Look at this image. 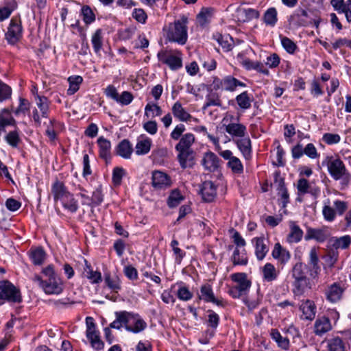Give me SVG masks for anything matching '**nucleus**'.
<instances>
[{"label": "nucleus", "instance_id": "5fc2aeb1", "mask_svg": "<svg viewBox=\"0 0 351 351\" xmlns=\"http://www.w3.org/2000/svg\"><path fill=\"white\" fill-rule=\"evenodd\" d=\"M36 104L41 112L43 117H47L49 112V100L46 97L36 96Z\"/></svg>", "mask_w": 351, "mask_h": 351}, {"label": "nucleus", "instance_id": "20e7f679", "mask_svg": "<svg viewBox=\"0 0 351 351\" xmlns=\"http://www.w3.org/2000/svg\"><path fill=\"white\" fill-rule=\"evenodd\" d=\"M51 193L55 202H60L62 207L71 213H75L79 208L77 199L70 193L64 184L56 180L51 186Z\"/></svg>", "mask_w": 351, "mask_h": 351}, {"label": "nucleus", "instance_id": "2eb2a0df", "mask_svg": "<svg viewBox=\"0 0 351 351\" xmlns=\"http://www.w3.org/2000/svg\"><path fill=\"white\" fill-rule=\"evenodd\" d=\"M22 36V26L20 16H14L11 21L5 34V38L10 45L16 44Z\"/></svg>", "mask_w": 351, "mask_h": 351}, {"label": "nucleus", "instance_id": "f257e3e1", "mask_svg": "<svg viewBox=\"0 0 351 351\" xmlns=\"http://www.w3.org/2000/svg\"><path fill=\"white\" fill-rule=\"evenodd\" d=\"M115 319L110 324V327L117 330L124 328L128 332L138 334L145 330L147 324L138 314L125 311H117Z\"/></svg>", "mask_w": 351, "mask_h": 351}, {"label": "nucleus", "instance_id": "a19ab883", "mask_svg": "<svg viewBox=\"0 0 351 351\" xmlns=\"http://www.w3.org/2000/svg\"><path fill=\"white\" fill-rule=\"evenodd\" d=\"M263 21L266 26L274 27L278 22V12L276 8L271 7L264 12Z\"/></svg>", "mask_w": 351, "mask_h": 351}, {"label": "nucleus", "instance_id": "4be33fe9", "mask_svg": "<svg viewBox=\"0 0 351 351\" xmlns=\"http://www.w3.org/2000/svg\"><path fill=\"white\" fill-rule=\"evenodd\" d=\"M217 186L212 181L204 182L200 187V195L204 202H212L217 197Z\"/></svg>", "mask_w": 351, "mask_h": 351}, {"label": "nucleus", "instance_id": "49530a36", "mask_svg": "<svg viewBox=\"0 0 351 351\" xmlns=\"http://www.w3.org/2000/svg\"><path fill=\"white\" fill-rule=\"evenodd\" d=\"M291 276L293 280L308 278L306 276V265L301 262L296 263L291 271Z\"/></svg>", "mask_w": 351, "mask_h": 351}, {"label": "nucleus", "instance_id": "7c9ffc66", "mask_svg": "<svg viewBox=\"0 0 351 351\" xmlns=\"http://www.w3.org/2000/svg\"><path fill=\"white\" fill-rule=\"evenodd\" d=\"M238 87L245 88L246 84L231 75L223 77V90L234 92Z\"/></svg>", "mask_w": 351, "mask_h": 351}, {"label": "nucleus", "instance_id": "de8ad7c7", "mask_svg": "<svg viewBox=\"0 0 351 351\" xmlns=\"http://www.w3.org/2000/svg\"><path fill=\"white\" fill-rule=\"evenodd\" d=\"M91 43L95 53L100 56L103 47V33L101 29H97L93 34Z\"/></svg>", "mask_w": 351, "mask_h": 351}, {"label": "nucleus", "instance_id": "f8f14e48", "mask_svg": "<svg viewBox=\"0 0 351 351\" xmlns=\"http://www.w3.org/2000/svg\"><path fill=\"white\" fill-rule=\"evenodd\" d=\"M106 96L121 106H128L134 100V96L132 93L125 90L121 94L118 93V90L113 85H108L104 90Z\"/></svg>", "mask_w": 351, "mask_h": 351}, {"label": "nucleus", "instance_id": "b1692460", "mask_svg": "<svg viewBox=\"0 0 351 351\" xmlns=\"http://www.w3.org/2000/svg\"><path fill=\"white\" fill-rule=\"evenodd\" d=\"M330 5L338 14H344L348 23H351V0H330Z\"/></svg>", "mask_w": 351, "mask_h": 351}, {"label": "nucleus", "instance_id": "e2e57ef3", "mask_svg": "<svg viewBox=\"0 0 351 351\" xmlns=\"http://www.w3.org/2000/svg\"><path fill=\"white\" fill-rule=\"evenodd\" d=\"M221 101L219 96L215 93H211L206 95L203 109L204 110L210 106H221Z\"/></svg>", "mask_w": 351, "mask_h": 351}, {"label": "nucleus", "instance_id": "4d7b16f0", "mask_svg": "<svg viewBox=\"0 0 351 351\" xmlns=\"http://www.w3.org/2000/svg\"><path fill=\"white\" fill-rule=\"evenodd\" d=\"M328 348L329 351L346 350L345 343L339 337H333L328 341Z\"/></svg>", "mask_w": 351, "mask_h": 351}, {"label": "nucleus", "instance_id": "79ce46f5", "mask_svg": "<svg viewBox=\"0 0 351 351\" xmlns=\"http://www.w3.org/2000/svg\"><path fill=\"white\" fill-rule=\"evenodd\" d=\"M243 66L247 70H255L257 72L265 75H269V71L265 67L263 64L258 61H252L250 59H246L243 62Z\"/></svg>", "mask_w": 351, "mask_h": 351}, {"label": "nucleus", "instance_id": "dca6fc26", "mask_svg": "<svg viewBox=\"0 0 351 351\" xmlns=\"http://www.w3.org/2000/svg\"><path fill=\"white\" fill-rule=\"evenodd\" d=\"M289 24L295 27H306L311 24L306 10L304 9L295 10L288 18Z\"/></svg>", "mask_w": 351, "mask_h": 351}, {"label": "nucleus", "instance_id": "ea45409f", "mask_svg": "<svg viewBox=\"0 0 351 351\" xmlns=\"http://www.w3.org/2000/svg\"><path fill=\"white\" fill-rule=\"evenodd\" d=\"M116 152L117 155L125 159H129L132 154L133 148L130 141L127 139H124L118 144L116 147Z\"/></svg>", "mask_w": 351, "mask_h": 351}, {"label": "nucleus", "instance_id": "c85d7f7f", "mask_svg": "<svg viewBox=\"0 0 351 351\" xmlns=\"http://www.w3.org/2000/svg\"><path fill=\"white\" fill-rule=\"evenodd\" d=\"M171 112L174 117L181 122L187 123L192 118V115L187 112L182 104L178 101L172 106Z\"/></svg>", "mask_w": 351, "mask_h": 351}, {"label": "nucleus", "instance_id": "58836bf2", "mask_svg": "<svg viewBox=\"0 0 351 351\" xmlns=\"http://www.w3.org/2000/svg\"><path fill=\"white\" fill-rule=\"evenodd\" d=\"M105 285L111 290V292L117 293L121 289V280L117 276L105 274Z\"/></svg>", "mask_w": 351, "mask_h": 351}, {"label": "nucleus", "instance_id": "39448f33", "mask_svg": "<svg viewBox=\"0 0 351 351\" xmlns=\"http://www.w3.org/2000/svg\"><path fill=\"white\" fill-rule=\"evenodd\" d=\"M195 141V137L192 133H186L179 140L175 149L178 152V159L183 169L191 166L194 158V152L192 145Z\"/></svg>", "mask_w": 351, "mask_h": 351}, {"label": "nucleus", "instance_id": "473e14b6", "mask_svg": "<svg viewBox=\"0 0 351 351\" xmlns=\"http://www.w3.org/2000/svg\"><path fill=\"white\" fill-rule=\"evenodd\" d=\"M329 243L332 247L336 250H346L351 245V236L347 234L340 237H332Z\"/></svg>", "mask_w": 351, "mask_h": 351}, {"label": "nucleus", "instance_id": "338daca9", "mask_svg": "<svg viewBox=\"0 0 351 351\" xmlns=\"http://www.w3.org/2000/svg\"><path fill=\"white\" fill-rule=\"evenodd\" d=\"M278 194L280 196L282 200V206L285 207L289 203V195L282 180H281L279 182L278 187Z\"/></svg>", "mask_w": 351, "mask_h": 351}, {"label": "nucleus", "instance_id": "680f3d73", "mask_svg": "<svg viewBox=\"0 0 351 351\" xmlns=\"http://www.w3.org/2000/svg\"><path fill=\"white\" fill-rule=\"evenodd\" d=\"M81 15L83 21L86 25H90L95 21V15L91 8L88 5H84L81 9Z\"/></svg>", "mask_w": 351, "mask_h": 351}, {"label": "nucleus", "instance_id": "5701e85b", "mask_svg": "<svg viewBox=\"0 0 351 351\" xmlns=\"http://www.w3.org/2000/svg\"><path fill=\"white\" fill-rule=\"evenodd\" d=\"M297 190L299 195L309 193L315 197H317L320 194L319 188L313 185L305 178H300L298 180Z\"/></svg>", "mask_w": 351, "mask_h": 351}, {"label": "nucleus", "instance_id": "9b49d317", "mask_svg": "<svg viewBox=\"0 0 351 351\" xmlns=\"http://www.w3.org/2000/svg\"><path fill=\"white\" fill-rule=\"evenodd\" d=\"M333 206L335 208L329 204H325L322 208V215L325 221L332 222L335 220L337 215L340 216L346 212L348 208V204L346 202L337 199L334 201Z\"/></svg>", "mask_w": 351, "mask_h": 351}, {"label": "nucleus", "instance_id": "8fccbe9b", "mask_svg": "<svg viewBox=\"0 0 351 351\" xmlns=\"http://www.w3.org/2000/svg\"><path fill=\"white\" fill-rule=\"evenodd\" d=\"M178 286V289L176 292L178 298L181 301L187 302L192 299L193 293L189 290V287H186L182 282H178L176 284Z\"/></svg>", "mask_w": 351, "mask_h": 351}, {"label": "nucleus", "instance_id": "a211bd4d", "mask_svg": "<svg viewBox=\"0 0 351 351\" xmlns=\"http://www.w3.org/2000/svg\"><path fill=\"white\" fill-rule=\"evenodd\" d=\"M172 184L171 177L161 171H154L152 176V185L156 190H165Z\"/></svg>", "mask_w": 351, "mask_h": 351}, {"label": "nucleus", "instance_id": "6e6552de", "mask_svg": "<svg viewBox=\"0 0 351 351\" xmlns=\"http://www.w3.org/2000/svg\"><path fill=\"white\" fill-rule=\"evenodd\" d=\"M240 117H235L231 114H226L222 119V125L226 132L229 134L233 139L234 138L244 137L247 135L246 126L239 123Z\"/></svg>", "mask_w": 351, "mask_h": 351}, {"label": "nucleus", "instance_id": "0e129e2a", "mask_svg": "<svg viewBox=\"0 0 351 351\" xmlns=\"http://www.w3.org/2000/svg\"><path fill=\"white\" fill-rule=\"evenodd\" d=\"M280 38L281 45L285 51L290 54L294 53L297 49L296 44L288 37L280 36Z\"/></svg>", "mask_w": 351, "mask_h": 351}, {"label": "nucleus", "instance_id": "864d4df0", "mask_svg": "<svg viewBox=\"0 0 351 351\" xmlns=\"http://www.w3.org/2000/svg\"><path fill=\"white\" fill-rule=\"evenodd\" d=\"M232 261L234 265H245L247 263V258L245 250L241 252L237 247L234 250Z\"/></svg>", "mask_w": 351, "mask_h": 351}, {"label": "nucleus", "instance_id": "4c0bfd02", "mask_svg": "<svg viewBox=\"0 0 351 351\" xmlns=\"http://www.w3.org/2000/svg\"><path fill=\"white\" fill-rule=\"evenodd\" d=\"M29 257L35 265H42L46 258V253L43 247H32L28 252Z\"/></svg>", "mask_w": 351, "mask_h": 351}, {"label": "nucleus", "instance_id": "4468645a", "mask_svg": "<svg viewBox=\"0 0 351 351\" xmlns=\"http://www.w3.org/2000/svg\"><path fill=\"white\" fill-rule=\"evenodd\" d=\"M198 298L204 302L213 303L219 307H225L227 304L223 298L215 296L212 286L207 283L201 286Z\"/></svg>", "mask_w": 351, "mask_h": 351}, {"label": "nucleus", "instance_id": "774afa93", "mask_svg": "<svg viewBox=\"0 0 351 351\" xmlns=\"http://www.w3.org/2000/svg\"><path fill=\"white\" fill-rule=\"evenodd\" d=\"M208 326L213 329H216L219 324V315L213 310H208Z\"/></svg>", "mask_w": 351, "mask_h": 351}, {"label": "nucleus", "instance_id": "9d476101", "mask_svg": "<svg viewBox=\"0 0 351 351\" xmlns=\"http://www.w3.org/2000/svg\"><path fill=\"white\" fill-rule=\"evenodd\" d=\"M0 300L9 302L21 301V291L8 280L0 281Z\"/></svg>", "mask_w": 351, "mask_h": 351}, {"label": "nucleus", "instance_id": "0eeeda50", "mask_svg": "<svg viewBox=\"0 0 351 351\" xmlns=\"http://www.w3.org/2000/svg\"><path fill=\"white\" fill-rule=\"evenodd\" d=\"M327 167L330 176L335 180H339L343 188L351 184V174L344 163L339 158H327Z\"/></svg>", "mask_w": 351, "mask_h": 351}, {"label": "nucleus", "instance_id": "bf43d9fd", "mask_svg": "<svg viewBox=\"0 0 351 351\" xmlns=\"http://www.w3.org/2000/svg\"><path fill=\"white\" fill-rule=\"evenodd\" d=\"M211 15V9L202 8L197 16V21L201 26H204L210 22Z\"/></svg>", "mask_w": 351, "mask_h": 351}, {"label": "nucleus", "instance_id": "a878e982", "mask_svg": "<svg viewBox=\"0 0 351 351\" xmlns=\"http://www.w3.org/2000/svg\"><path fill=\"white\" fill-rule=\"evenodd\" d=\"M99 146V157L104 160L106 163H108L111 160V143L109 140L104 136H100L97 141Z\"/></svg>", "mask_w": 351, "mask_h": 351}, {"label": "nucleus", "instance_id": "13d9d810", "mask_svg": "<svg viewBox=\"0 0 351 351\" xmlns=\"http://www.w3.org/2000/svg\"><path fill=\"white\" fill-rule=\"evenodd\" d=\"M184 199L183 195L178 189L173 190L167 199V204L170 208H174L178 206Z\"/></svg>", "mask_w": 351, "mask_h": 351}, {"label": "nucleus", "instance_id": "cd10ccee", "mask_svg": "<svg viewBox=\"0 0 351 351\" xmlns=\"http://www.w3.org/2000/svg\"><path fill=\"white\" fill-rule=\"evenodd\" d=\"M289 226L290 231L287 237V241L289 243H299L303 237L304 232L302 230L296 223V222L293 221H290Z\"/></svg>", "mask_w": 351, "mask_h": 351}, {"label": "nucleus", "instance_id": "f704fd0d", "mask_svg": "<svg viewBox=\"0 0 351 351\" xmlns=\"http://www.w3.org/2000/svg\"><path fill=\"white\" fill-rule=\"evenodd\" d=\"M84 267L83 275L90 280L91 284H99L102 281L101 274L97 271H93L90 265L86 260H84Z\"/></svg>", "mask_w": 351, "mask_h": 351}, {"label": "nucleus", "instance_id": "6ab92c4d", "mask_svg": "<svg viewBox=\"0 0 351 351\" xmlns=\"http://www.w3.org/2000/svg\"><path fill=\"white\" fill-rule=\"evenodd\" d=\"M299 310L302 313L300 319L304 321H313L317 313V306L315 302L311 300L302 301Z\"/></svg>", "mask_w": 351, "mask_h": 351}, {"label": "nucleus", "instance_id": "393cba45", "mask_svg": "<svg viewBox=\"0 0 351 351\" xmlns=\"http://www.w3.org/2000/svg\"><path fill=\"white\" fill-rule=\"evenodd\" d=\"M343 291L344 289L339 283L334 282L326 289V298L330 302L335 303L341 300Z\"/></svg>", "mask_w": 351, "mask_h": 351}, {"label": "nucleus", "instance_id": "1a4fd4ad", "mask_svg": "<svg viewBox=\"0 0 351 351\" xmlns=\"http://www.w3.org/2000/svg\"><path fill=\"white\" fill-rule=\"evenodd\" d=\"M230 278L233 282L237 283L228 291L231 297L237 299L248 293L252 282L247 278L245 273H234L231 275Z\"/></svg>", "mask_w": 351, "mask_h": 351}, {"label": "nucleus", "instance_id": "37998d69", "mask_svg": "<svg viewBox=\"0 0 351 351\" xmlns=\"http://www.w3.org/2000/svg\"><path fill=\"white\" fill-rule=\"evenodd\" d=\"M271 339L277 343L278 346L284 350H288L290 347L289 339L281 335L277 329H272L270 333Z\"/></svg>", "mask_w": 351, "mask_h": 351}, {"label": "nucleus", "instance_id": "69168bd1", "mask_svg": "<svg viewBox=\"0 0 351 351\" xmlns=\"http://www.w3.org/2000/svg\"><path fill=\"white\" fill-rule=\"evenodd\" d=\"M215 39L225 51H229L232 49V44L229 41L228 35L223 36L220 34L214 35Z\"/></svg>", "mask_w": 351, "mask_h": 351}, {"label": "nucleus", "instance_id": "7ed1b4c3", "mask_svg": "<svg viewBox=\"0 0 351 351\" xmlns=\"http://www.w3.org/2000/svg\"><path fill=\"white\" fill-rule=\"evenodd\" d=\"M188 19L182 16L180 19L176 20L173 23L163 27L164 36L169 42L184 45L188 38Z\"/></svg>", "mask_w": 351, "mask_h": 351}, {"label": "nucleus", "instance_id": "c03bdc74", "mask_svg": "<svg viewBox=\"0 0 351 351\" xmlns=\"http://www.w3.org/2000/svg\"><path fill=\"white\" fill-rule=\"evenodd\" d=\"M235 101L240 109L245 110L251 108L252 99L247 91H243L237 95Z\"/></svg>", "mask_w": 351, "mask_h": 351}, {"label": "nucleus", "instance_id": "f03ea898", "mask_svg": "<svg viewBox=\"0 0 351 351\" xmlns=\"http://www.w3.org/2000/svg\"><path fill=\"white\" fill-rule=\"evenodd\" d=\"M34 280L38 282L40 288L47 295H59L64 290L63 280L51 264L43 267L41 276H36Z\"/></svg>", "mask_w": 351, "mask_h": 351}, {"label": "nucleus", "instance_id": "ddd939ff", "mask_svg": "<svg viewBox=\"0 0 351 351\" xmlns=\"http://www.w3.org/2000/svg\"><path fill=\"white\" fill-rule=\"evenodd\" d=\"M157 57L160 62L168 65L173 71H176L182 66V59L179 51L171 53L167 51H160L158 53Z\"/></svg>", "mask_w": 351, "mask_h": 351}, {"label": "nucleus", "instance_id": "09e8293b", "mask_svg": "<svg viewBox=\"0 0 351 351\" xmlns=\"http://www.w3.org/2000/svg\"><path fill=\"white\" fill-rule=\"evenodd\" d=\"M86 337L90 341L91 346L93 349L97 350H103L104 348V343L101 339L99 336V332L98 330H95L93 332H90V334L86 333Z\"/></svg>", "mask_w": 351, "mask_h": 351}, {"label": "nucleus", "instance_id": "72a5a7b5", "mask_svg": "<svg viewBox=\"0 0 351 351\" xmlns=\"http://www.w3.org/2000/svg\"><path fill=\"white\" fill-rule=\"evenodd\" d=\"M234 141L245 158L250 157L252 153L251 140L247 135L241 137L237 140H234Z\"/></svg>", "mask_w": 351, "mask_h": 351}, {"label": "nucleus", "instance_id": "bb28decb", "mask_svg": "<svg viewBox=\"0 0 351 351\" xmlns=\"http://www.w3.org/2000/svg\"><path fill=\"white\" fill-rule=\"evenodd\" d=\"M202 165L206 170L210 172H214L217 171L219 167V159L213 152H207L204 154Z\"/></svg>", "mask_w": 351, "mask_h": 351}, {"label": "nucleus", "instance_id": "6e6d98bb", "mask_svg": "<svg viewBox=\"0 0 351 351\" xmlns=\"http://www.w3.org/2000/svg\"><path fill=\"white\" fill-rule=\"evenodd\" d=\"M162 114V108L156 104L148 103L145 107V116L147 118L158 117Z\"/></svg>", "mask_w": 351, "mask_h": 351}, {"label": "nucleus", "instance_id": "3c124183", "mask_svg": "<svg viewBox=\"0 0 351 351\" xmlns=\"http://www.w3.org/2000/svg\"><path fill=\"white\" fill-rule=\"evenodd\" d=\"M68 82L69 87L67 89V95H74L80 88V86L83 82V78L80 75H72L69 77Z\"/></svg>", "mask_w": 351, "mask_h": 351}, {"label": "nucleus", "instance_id": "aec40b11", "mask_svg": "<svg viewBox=\"0 0 351 351\" xmlns=\"http://www.w3.org/2000/svg\"><path fill=\"white\" fill-rule=\"evenodd\" d=\"M330 231L326 226L321 228H308L306 230L305 240L314 239L319 243H323L330 237Z\"/></svg>", "mask_w": 351, "mask_h": 351}, {"label": "nucleus", "instance_id": "c9c22d12", "mask_svg": "<svg viewBox=\"0 0 351 351\" xmlns=\"http://www.w3.org/2000/svg\"><path fill=\"white\" fill-rule=\"evenodd\" d=\"M261 272L263 280L265 282H273L276 280L279 275V271L275 266L270 263H267L262 268Z\"/></svg>", "mask_w": 351, "mask_h": 351}, {"label": "nucleus", "instance_id": "412c9836", "mask_svg": "<svg viewBox=\"0 0 351 351\" xmlns=\"http://www.w3.org/2000/svg\"><path fill=\"white\" fill-rule=\"evenodd\" d=\"M271 256L277 261L278 265L285 266L291 259V253L278 242L274 244L271 251Z\"/></svg>", "mask_w": 351, "mask_h": 351}, {"label": "nucleus", "instance_id": "e433bc0d", "mask_svg": "<svg viewBox=\"0 0 351 351\" xmlns=\"http://www.w3.org/2000/svg\"><path fill=\"white\" fill-rule=\"evenodd\" d=\"M291 284L293 292L295 295H302L306 290L311 288L309 278L295 280L292 281Z\"/></svg>", "mask_w": 351, "mask_h": 351}, {"label": "nucleus", "instance_id": "c756f323", "mask_svg": "<svg viewBox=\"0 0 351 351\" xmlns=\"http://www.w3.org/2000/svg\"><path fill=\"white\" fill-rule=\"evenodd\" d=\"M332 329L330 319L325 317H321L316 319L314 324V332L317 336H322Z\"/></svg>", "mask_w": 351, "mask_h": 351}, {"label": "nucleus", "instance_id": "052dcab7", "mask_svg": "<svg viewBox=\"0 0 351 351\" xmlns=\"http://www.w3.org/2000/svg\"><path fill=\"white\" fill-rule=\"evenodd\" d=\"M227 165L232 173L235 174H241L243 172V165L240 159L236 156L232 158L228 162Z\"/></svg>", "mask_w": 351, "mask_h": 351}, {"label": "nucleus", "instance_id": "f3484780", "mask_svg": "<svg viewBox=\"0 0 351 351\" xmlns=\"http://www.w3.org/2000/svg\"><path fill=\"white\" fill-rule=\"evenodd\" d=\"M251 243L254 247L256 259L258 261L264 260L269 250V241L264 237H256L251 240Z\"/></svg>", "mask_w": 351, "mask_h": 351}, {"label": "nucleus", "instance_id": "423d86ee", "mask_svg": "<svg viewBox=\"0 0 351 351\" xmlns=\"http://www.w3.org/2000/svg\"><path fill=\"white\" fill-rule=\"evenodd\" d=\"M13 108H4L0 112V135L5 132V128L13 126L15 129L8 132L5 136L6 142L12 147H16L20 141L19 130L16 127V121L12 116Z\"/></svg>", "mask_w": 351, "mask_h": 351}, {"label": "nucleus", "instance_id": "603ef678", "mask_svg": "<svg viewBox=\"0 0 351 351\" xmlns=\"http://www.w3.org/2000/svg\"><path fill=\"white\" fill-rule=\"evenodd\" d=\"M152 140L149 138L138 141L135 146V153L138 156L145 155L150 151Z\"/></svg>", "mask_w": 351, "mask_h": 351}, {"label": "nucleus", "instance_id": "2f4dec72", "mask_svg": "<svg viewBox=\"0 0 351 351\" xmlns=\"http://www.w3.org/2000/svg\"><path fill=\"white\" fill-rule=\"evenodd\" d=\"M236 13L240 22H246L259 17L258 11L253 8H239Z\"/></svg>", "mask_w": 351, "mask_h": 351}, {"label": "nucleus", "instance_id": "a18cd8bd", "mask_svg": "<svg viewBox=\"0 0 351 351\" xmlns=\"http://www.w3.org/2000/svg\"><path fill=\"white\" fill-rule=\"evenodd\" d=\"M16 8L17 3L15 0H8L5 1L4 5L0 7V21L8 19Z\"/></svg>", "mask_w": 351, "mask_h": 351}]
</instances>
